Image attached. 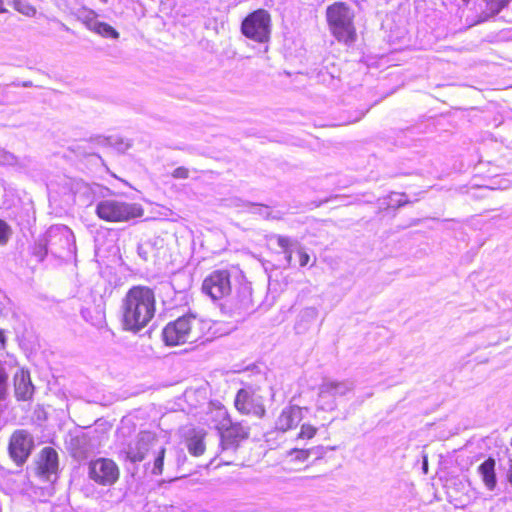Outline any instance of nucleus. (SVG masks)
<instances>
[{
    "label": "nucleus",
    "instance_id": "f257e3e1",
    "mask_svg": "<svg viewBox=\"0 0 512 512\" xmlns=\"http://www.w3.org/2000/svg\"><path fill=\"white\" fill-rule=\"evenodd\" d=\"M155 294L146 286H133L122 300V324L125 330L139 332L153 319Z\"/></svg>",
    "mask_w": 512,
    "mask_h": 512
},
{
    "label": "nucleus",
    "instance_id": "f03ea898",
    "mask_svg": "<svg viewBox=\"0 0 512 512\" xmlns=\"http://www.w3.org/2000/svg\"><path fill=\"white\" fill-rule=\"evenodd\" d=\"M206 327L207 323L195 315H184L164 327L163 340L169 346L194 343L204 335Z\"/></svg>",
    "mask_w": 512,
    "mask_h": 512
},
{
    "label": "nucleus",
    "instance_id": "7ed1b4c3",
    "mask_svg": "<svg viewBox=\"0 0 512 512\" xmlns=\"http://www.w3.org/2000/svg\"><path fill=\"white\" fill-rule=\"evenodd\" d=\"M327 21L332 34L345 43L355 39L356 32L353 25L354 14L351 9L342 2H336L327 8Z\"/></svg>",
    "mask_w": 512,
    "mask_h": 512
},
{
    "label": "nucleus",
    "instance_id": "20e7f679",
    "mask_svg": "<svg viewBox=\"0 0 512 512\" xmlns=\"http://www.w3.org/2000/svg\"><path fill=\"white\" fill-rule=\"evenodd\" d=\"M96 215L107 222H125L143 215L139 204L116 199H104L97 203Z\"/></svg>",
    "mask_w": 512,
    "mask_h": 512
},
{
    "label": "nucleus",
    "instance_id": "39448f33",
    "mask_svg": "<svg viewBox=\"0 0 512 512\" xmlns=\"http://www.w3.org/2000/svg\"><path fill=\"white\" fill-rule=\"evenodd\" d=\"M353 390L354 383L350 380L324 379L319 385L317 406L324 411H333L337 407V398Z\"/></svg>",
    "mask_w": 512,
    "mask_h": 512
},
{
    "label": "nucleus",
    "instance_id": "423d86ee",
    "mask_svg": "<svg viewBox=\"0 0 512 512\" xmlns=\"http://www.w3.org/2000/svg\"><path fill=\"white\" fill-rule=\"evenodd\" d=\"M241 29L247 38L260 43L267 42L271 32L270 14L263 9L254 11L243 20Z\"/></svg>",
    "mask_w": 512,
    "mask_h": 512
},
{
    "label": "nucleus",
    "instance_id": "0eeeda50",
    "mask_svg": "<svg viewBox=\"0 0 512 512\" xmlns=\"http://www.w3.org/2000/svg\"><path fill=\"white\" fill-rule=\"evenodd\" d=\"M119 475V468L111 459L98 458L89 463L88 476L99 485L111 486L119 479Z\"/></svg>",
    "mask_w": 512,
    "mask_h": 512
},
{
    "label": "nucleus",
    "instance_id": "6e6552de",
    "mask_svg": "<svg viewBox=\"0 0 512 512\" xmlns=\"http://www.w3.org/2000/svg\"><path fill=\"white\" fill-rule=\"evenodd\" d=\"M34 447L31 434L23 429L16 430L10 438L9 454L12 460L18 465H23L30 456Z\"/></svg>",
    "mask_w": 512,
    "mask_h": 512
},
{
    "label": "nucleus",
    "instance_id": "1a4fd4ad",
    "mask_svg": "<svg viewBox=\"0 0 512 512\" xmlns=\"http://www.w3.org/2000/svg\"><path fill=\"white\" fill-rule=\"evenodd\" d=\"M202 290L213 300L229 295L231 292L229 272L226 270L214 271L203 281Z\"/></svg>",
    "mask_w": 512,
    "mask_h": 512
},
{
    "label": "nucleus",
    "instance_id": "9d476101",
    "mask_svg": "<svg viewBox=\"0 0 512 512\" xmlns=\"http://www.w3.org/2000/svg\"><path fill=\"white\" fill-rule=\"evenodd\" d=\"M157 442L155 436L148 431L140 432L135 441L131 442L126 450V458L131 462H141L148 451Z\"/></svg>",
    "mask_w": 512,
    "mask_h": 512
},
{
    "label": "nucleus",
    "instance_id": "9b49d317",
    "mask_svg": "<svg viewBox=\"0 0 512 512\" xmlns=\"http://www.w3.org/2000/svg\"><path fill=\"white\" fill-rule=\"evenodd\" d=\"M235 407L243 414H252L259 418L265 415V408L261 401L244 389L238 391L235 398Z\"/></svg>",
    "mask_w": 512,
    "mask_h": 512
},
{
    "label": "nucleus",
    "instance_id": "f8f14e48",
    "mask_svg": "<svg viewBox=\"0 0 512 512\" xmlns=\"http://www.w3.org/2000/svg\"><path fill=\"white\" fill-rule=\"evenodd\" d=\"M249 430L240 423H230L220 432V445L222 450L235 448L237 443L248 437Z\"/></svg>",
    "mask_w": 512,
    "mask_h": 512
},
{
    "label": "nucleus",
    "instance_id": "ddd939ff",
    "mask_svg": "<svg viewBox=\"0 0 512 512\" xmlns=\"http://www.w3.org/2000/svg\"><path fill=\"white\" fill-rule=\"evenodd\" d=\"M58 471V454L51 447H45L40 452L37 461V473L44 479L50 481Z\"/></svg>",
    "mask_w": 512,
    "mask_h": 512
},
{
    "label": "nucleus",
    "instance_id": "4468645a",
    "mask_svg": "<svg viewBox=\"0 0 512 512\" xmlns=\"http://www.w3.org/2000/svg\"><path fill=\"white\" fill-rule=\"evenodd\" d=\"M303 419V410L299 406L285 407L278 416L275 427L278 431L286 432L298 426Z\"/></svg>",
    "mask_w": 512,
    "mask_h": 512
},
{
    "label": "nucleus",
    "instance_id": "2eb2a0df",
    "mask_svg": "<svg viewBox=\"0 0 512 512\" xmlns=\"http://www.w3.org/2000/svg\"><path fill=\"white\" fill-rule=\"evenodd\" d=\"M15 397L20 401L30 400L34 394V386L31 382L30 373L27 370L20 369L14 374Z\"/></svg>",
    "mask_w": 512,
    "mask_h": 512
},
{
    "label": "nucleus",
    "instance_id": "dca6fc26",
    "mask_svg": "<svg viewBox=\"0 0 512 512\" xmlns=\"http://www.w3.org/2000/svg\"><path fill=\"white\" fill-rule=\"evenodd\" d=\"M230 418L227 410L221 405H212L206 414L205 423L218 432L230 423Z\"/></svg>",
    "mask_w": 512,
    "mask_h": 512
},
{
    "label": "nucleus",
    "instance_id": "f3484780",
    "mask_svg": "<svg viewBox=\"0 0 512 512\" xmlns=\"http://www.w3.org/2000/svg\"><path fill=\"white\" fill-rule=\"evenodd\" d=\"M495 465V459L489 457L477 469L478 474L481 476L484 486L489 491H493L497 485Z\"/></svg>",
    "mask_w": 512,
    "mask_h": 512
},
{
    "label": "nucleus",
    "instance_id": "a211bd4d",
    "mask_svg": "<svg viewBox=\"0 0 512 512\" xmlns=\"http://www.w3.org/2000/svg\"><path fill=\"white\" fill-rule=\"evenodd\" d=\"M204 432L192 430L189 437L187 438V449L190 454L194 456H200L205 451V445L203 443Z\"/></svg>",
    "mask_w": 512,
    "mask_h": 512
},
{
    "label": "nucleus",
    "instance_id": "6ab92c4d",
    "mask_svg": "<svg viewBox=\"0 0 512 512\" xmlns=\"http://www.w3.org/2000/svg\"><path fill=\"white\" fill-rule=\"evenodd\" d=\"M91 31L105 38L118 39L119 33L109 24L105 22H92L90 24Z\"/></svg>",
    "mask_w": 512,
    "mask_h": 512
},
{
    "label": "nucleus",
    "instance_id": "aec40b11",
    "mask_svg": "<svg viewBox=\"0 0 512 512\" xmlns=\"http://www.w3.org/2000/svg\"><path fill=\"white\" fill-rule=\"evenodd\" d=\"M274 238L277 241L278 246L283 250L285 254L292 253V247L300 246L298 241L293 240L290 237L283 235H275Z\"/></svg>",
    "mask_w": 512,
    "mask_h": 512
},
{
    "label": "nucleus",
    "instance_id": "412c9836",
    "mask_svg": "<svg viewBox=\"0 0 512 512\" xmlns=\"http://www.w3.org/2000/svg\"><path fill=\"white\" fill-rule=\"evenodd\" d=\"M165 448L164 447H161L159 448V450L156 452V455H155V458H154V461H153V466H152V469H151V473L153 475H161L162 472H163V464H164V457H165Z\"/></svg>",
    "mask_w": 512,
    "mask_h": 512
},
{
    "label": "nucleus",
    "instance_id": "4be33fe9",
    "mask_svg": "<svg viewBox=\"0 0 512 512\" xmlns=\"http://www.w3.org/2000/svg\"><path fill=\"white\" fill-rule=\"evenodd\" d=\"M48 236L50 238L49 239L50 245L52 244V239L55 238L56 236L64 237L67 242L70 241V238H74L72 231L65 226L51 228Z\"/></svg>",
    "mask_w": 512,
    "mask_h": 512
},
{
    "label": "nucleus",
    "instance_id": "5701e85b",
    "mask_svg": "<svg viewBox=\"0 0 512 512\" xmlns=\"http://www.w3.org/2000/svg\"><path fill=\"white\" fill-rule=\"evenodd\" d=\"M154 251V245L150 240L142 241L138 244L137 253L145 261H147Z\"/></svg>",
    "mask_w": 512,
    "mask_h": 512
},
{
    "label": "nucleus",
    "instance_id": "b1692460",
    "mask_svg": "<svg viewBox=\"0 0 512 512\" xmlns=\"http://www.w3.org/2000/svg\"><path fill=\"white\" fill-rule=\"evenodd\" d=\"M14 8L21 14L27 17H34L36 15V9L34 6L27 2L15 0Z\"/></svg>",
    "mask_w": 512,
    "mask_h": 512
},
{
    "label": "nucleus",
    "instance_id": "393cba45",
    "mask_svg": "<svg viewBox=\"0 0 512 512\" xmlns=\"http://www.w3.org/2000/svg\"><path fill=\"white\" fill-rule=\"evenodd\" d=\"M317 433V428L314 427L313 425L311 424H303L301 426V429H300V432L297 434V437L296 439L297 440H308V439H312Z\"/></svg>",
    "mask_w": 512,
    "mask_h": 512
},
{
    "label": "nucleus",
    "instance_id": "a878e982",
    "mask_svg": "<svg viewBox=\"0 0 512 512\" xmlns=\"http://www.w3.org/2000/svg\"><path fill=\"white\" fill-rule=\"evenodd\" d=\"M318 316V310L315 307H306L299 314L300 322H313Z\"/></svg>",
    "mask_w": 512,
    "mask_h": 512
},
{
    "label": "nucleus",
    "instance_id": "bb28decb",
    "mask_svg": "<svg viewBox=\"0 0 512 512\" xmlns=\"http://www.w3.org/2000/svg\"><path fill=\"white\" fill-rule=\"evenodd\" d=\"M508 3V0H488L487 6L490 11L488 16H494L498 14Z\"/></svg>",
    "mask_w": 512,
    "mask_h": 512
},
{
    "label": "nucleus",
    "instance_id": "cd10ccee",
    "mask_svg": "<svg viewBox=\"0 0 512 512\" xmlns=\"http://www.w3.org/2000/svg\"><path fill=\"white\" fill-rule=\"evenodd\" d=\"M11 236V229L8 224L0 219V245L7 243Z\"/></svg>",
    "mask_w": 512,
    "mask_h": 512
},
{
    "label": "nucleus",
    "instance_id": "c85d7f7f",
    "mask_svg": "<svg viewBox=\"0 0 512 512\" xmlns=\"http://www.w3.org/2000/svg\"><path fill=\"white\" fill-rule=\"evenodd\" d=\"M16 162V158L10 152L0 148V164L1 165H13Z\"/></svg>",
    "mask_w": 512,
    "mask_h": 512
},
{
    "label": "nucleus",
    "instance_id": "c756f323",
    "mask_svg": "<svg viewBox=\"0 0 512 512\" xmlns=\"http://www.w3.org/2000/svg\"><path fill=\"white\" fill-rule=\"evenodd\" d=\"M291 456H294L296 460L305 461L309 457V450L306 449H292L289 453Z\"/></svg>",
    "mask_w": 512,
    "mask_h": 512
},
{
    "label": "nucleus",
    "instance_id": "7c9ffc66",
    "mask_svg": "<svg viewBox=\"0 0 512 512\" xmlns=\"http://www.w3.org/2000/svg\"><path fill=\"white\" fill-rule=\"evenodd\" d=\"M82 21H83L84 25H85V26H86L90 31H91V26H90V24H91L92 22H99V21L97 20V14H96V12H95V11H93V10H89V11L87 12V14L83 17V20H82Z\"/></svg>",
    "mask_w": 512,
    "mask_h": 512
},
{
    "label": "nucleus",
    "instance_id": "2f4dec72",
    "mask_svg": "<svg viewBox=\"0 0 512 512\" xmlns=\"http://www.w3.org/2000/svg\"><path fill=\"white\" fill-rule=\"evenodd\" d=\"M297 252H298V255H299L300 266L301 267L306 266L309 263V260H310L309 254L307 252H305L304 249L301 246H299L297 248Z\"/></svg>",
    "mask_w": 512,
    "mask_h": 512
},
{
    "label": "nucleus",
    "instance_id": "473e14b6",
    "mask_svg": "<svg viewBox=\"0 0 512 512\" xmlns=\"http://www.w3.org/2000/svg\"><path fill=\"white\" fill-rule=\"evenodd\" d=\"M172 176L176 179H186L189 176V170L185 167H178L173 171Z\"/></svg>",
    "mask_w": 512,
    "mask_h": 512
},
{
    "label": "nucleus",
    "instance_id": "72a5a7b5",
    "mask_svg": "<svg viewBox=\"0 0 512 512\" xmlns=\"http://www.w3.org/2000/svg\"><path fill=\"white\" fill-rule=\"evenodd\" d=\"M6 346V336L4 330L0 329V350H3Z\"/></svg>",
    "mask_w": 512,
    "mask_h": 512
},
{
    "label": "nucleus",
    "instance_id": "f704fd0d",
    "mask_svg": "<svg viewBox=\"0 0 512 512\" xmlns=\"http://www.w3.org/2000/svg\"><path fill=\"white\" fill-rule=\"evenodd\" d=\"M393 196L400 197V199L395 200L397 202L398 206H403V205H405L407 203L406 200H402V197H404V195H400V194L394 193V194L391 195V197H393ZM391 200L394 201L393 198H391Z\"/></svg>",
    "mask_w": 512,
    "mask_h": 512
},
{
    "label": "nucleus",
    "instance_id": "c9c22d12",
    "mask_svg": "<svg viewBox=\"0 0 512 512\" xmlns=\"http://www.w3.org/2000/svg\"><path fill=\"white\" fill-rule=\"evenodd\" d=\"M131 147L129 142H123L122 140L119 142L118 150L125 151Z\"/></svg>",
    "mask_w": 512,
    "mask_h": 512
},
{
    "label": "nucleus",
    "instance_id": "e433bc0d",
    "mask_svg": "<svg viewBox=\"0 0 512 512\" xmlns=\"http://www.w3.org/2000/svg\"><path fill=\"white\" fill-rule=\"evenodd\" d=\"M7 12L6 8L4 7V1L0 0V13Z\"/></svg>",
    "mask_w": 512,
    "mask_h": 512
},
{
    "label": "nucleus",
    "instance_id": "4c0bfd02",
    "mask_svg": "<svg viewBox=\"0 0 512 512\" xmlns=\"http://www.w3.org/2000/svg\"><path fill=\"white\" fill-rule=\"evenodd\" d=\"M286 261L288 264H291V261H292V254L291 252H289V254H286Z\"/></svg>",
    "mask_w": 512,
    "mask_h": 512
},
{
    "label": "nucleus",
    "instance_id": "58836bf2",
    "mask_svg": "<svg viewBox=\"0 0 512 512\" xmlns=\"http://www.w3.org/2000/svg\"><path fill=\"white\" fill-rule=\"evenodd\" d=\"M423 470L425 472H427V461L426 460H424V463H423Z\"/></svg>",
    "mask_w": 512,
    "mask_h": 512
},
{
    "label": "nucleus",
    "instance_id": "ea45409f",
    "mask_svg": "<svg viewBox=\"0 0 512 512\" xmlns=\"http://www.w3.org/2000/svg\"><path fill=\"white\" fill-rule=\"evenodd\" d=\"M299 328H300V323H298V324L296 325V329H299Z\"/></svg>",
    "mask_w": 512,
    "mask_h": 512
}]
</instances>
